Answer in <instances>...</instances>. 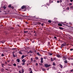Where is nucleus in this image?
<instances>
[{"instance_id": "nucleus-55", "label": "nucleus", "mask_w": 73, "mask_h": 73, "mask_svg": "<svg viewBox=\"0 0 73 73\" xmlns=\"http://www.w3.org/2000/svg\"><path fill=\"white\" fill-rule=\"evenodd\" d=\"M30 73H33V72H32V71H31V72H30Z\"/></svg>"}, {"instance_id": "nucleus-19", "label": "nucleus", "mask_w": 73, "mask_h": 73, "mask_svg": "<svg viewBox=\"0 0 73 73\" xmlns=\"http://www.w3.org/2000/svg\"><path fill=\"white\" fill-rule=\"evenodd\" d=\"M22 61L23 62H25V60L23 59L22 60Z\"/></svg>"}, {"instance_id": "nucleus-47", "label": "nucleus", "mask_w": 73, "mask_h": 73, "mask_svg": "<svg viewBox=\"0 0 73 73\" xmlns=\"http://www.w3.org/2000/svg\"><path fill=\"white\" fill-rule=\"evenodd\" d=\"M73 48H71L70 49V50L71 51H72V50H73Z\"/></svg>"}, {"instance_id": "nucleus-8", "label": "nucleus", "mask_w": 73, "mask_h": 73, "mask_svg": "<svg viewBox=\"0 0 73 73\" xmlns=\"http://www.w3.org/2000/svg\"><path fill=\"white\" fill-rule=\"evenodd\" d=\"M17 62H20V59H17Z\"/></svg>"}, {"instance_id": "nucleus-16", "label": "nucleus", "mask_w": 73, "mask_h": 73, "mask_svg": "<svg viewBox=\"0 0 73 73\" xmlns=\"http://www.w3.org/2000/svg\"><path fill=\"white\" fill-rule=\"evenodd\" d=\"M49 54L50 56H52V54L51 53H49Z\"/></svg>"}, {"instance_id": "nucleus-10", "label": "nucleus", "mask_w": 73, "mask_h": 73, "mask_svg": "<svg viewBox=\"0 0 73 73\" xmlns=\"http://www.w3.org/2000/svg\"><path fill=\"white\" fill-rule=\"evenodd\" d=\"M59 28L60 29H62V30L63 29V28L61 27H59Z\"/></svg>"}, {"instance_id": "nucleus-31", "label": "nucleus", "mask_w": 73, "mask_h": 73, "mask_svg": "<svg viewBox=\"0 0 73 73\" xmlns=\"http://www.w3.org/2000/svg\"><path fill=\"white\" fill-rule=\"evenodd\" d=\"M22 65H25V63L23 62L22 64Z\"/></svg>"}, {"instance_id": "nucleus-18", "label": "nucleus", "mask_w": 73, "mask_h": 73, "mask_svg": "<svg viewBox=\"0 0 73 73\" xmlns=\"http://www.w3.org/2000/svg\"><path fill=\"white\" fill-rule=\"evenodd\" d=\"M52 68H53V69H54V70L56 69V67H55V66L53 67Z\"/></svg>"}, {"instance_id": "nucleus-13", "label": "nucleus", "mask_w": 73, "mask_h": 73, "mask_svg": "<svg viewBox=\"0 0 73 73\" xmlns=\"http://www.w3.org/2000/svg\"><path fill=\"white\" fill-rule=\"evenodd\" d=\"M31 62H32V61H33V58H31Z\"/></svg>"}, {"instance_id": "nucleus-49", "label": "nucleus", "mask_w": 73, "mask_h": 73, "mask_svg": "<svg viewBox=\"0 0 73 73\" xmlns=\"http://www.w3.org/2000/svg\"><path fill=\"white\" fill-rule=\"evenodd\" d=\"M36 66H37V65H38V63H36Z\"/></svg>"}, {"instance_id": "nucleus-30", "label": "nucleus", "mask_w": 73, "mask_h": 73, "mask_svg": "<svg viewBox=\"0 0 73 73\" xmlns=\"http://www.w3.org/2000/svg\"><path fill=\"white\" fill-rule=\"evenodd\" d=\"M48 22L50 23H51V21L50 20L48 21Z\"/></svg>"}, {"instance_id": "nucleus-23", "label": "nucleus", "mask_w": 73, "mask_h": 73, "mask_svg": "<svg viewBox=\"0 0 73 73\" xmlns=\"http://www.w3.org/2000/svg\"><path fill=\"white\" fill-rule=\"evenodd\" d=\"M13 65L15 66H16V64H15V63H14L13 64Z\"/></svg>"}, {"instance_id": "nucleus-24", "label": "nucleus", "mask_w": 73, "mask_h": 73, "mask_svg": "<svg viewBox=\"0 0 73 73\" xmlns=\"http://www.w3.org/2000/svg\"><path fill=\"white\" fill-rule=\"evenodd\" d=\"M8 7H9V8H11V5H9V6H8Z\"/></svg>"}, {"instance_id": "nucleus-28", "label": "nucleus", "mask_w": 73, "mask_h": 73, "mask_svg": "<svg viewBox=\"0 0 73 73\" xmlns=\"http://www.w3.org/2000/svg\"><path fill=\"white\" fill-rule=\"evenodd\" d=\"M24 33H28V31H24Z\"/></svg>"}, {"instance_id": "nucleus-52", "label": "nucleus", "mask_w": 73, "mask_h": 73, "mask_svg": "<svg viewBox=\"0 0 73 73\" xmlns=\"http://www.w3.org/2000/svg\"><path fill=\"white\" fill-rule=\"evenodd\" d=\"M59 2H60V1H57V3H59Z\"/></svg>"}, {"instance_id": "nucleus-20", "label": "nucleus", "mask_w": 73, "mask_h": 73, "mask_svg": "<svg viewBox=\"0 0 73 73\" xmlns=\"http://www.w3.org/2000/svg\"><path fill=\"white\" fill-rule=\"evenodd\" d=\"M51 61H54V60H53V59H52V58H51Z\"/></svg>"}, {"instance_id": "nucleus-54", "label": "nucleus", "mask_w": 73, "mask_h": 73, "mask_svg": "<svg viewBox=\"0 0 73 73\" xmlns=\"http://www.w3.org/2000/svg\"><path fill=\"white\" fill-rule=\"evenodd\" d=\"M54 38H55L56 39V38H57V37L56 36H54Z\"/></svg>"}, {"instance_id": "nucleus-39", "label": "nucleus", "mask_w": 73, "mask_h": 73, "mask_svg": "<svg viewBox=\"0 0 73 73\" xmlns=\"http://www.w3.org/2000/svg\"><path fill=\"white\" fill-rule=\"evenodd\" d=\"M72 5V3L69 4V5L70 6Z\"/></svg>"}, {"instance_id": "nucleus-64", "label": "nucleus", "mask_w": 73, "mask_h": 73, "mask_svg": "<svg viewBox=\"0 0 73 73\" xmlns=\"http://www.w3.org/2000/svg\"><path fill=\"white\" fill-rule=\"evenodd\" d=\"M57 73H61V72H58Z\"/></svg>"}, {"instance_id": "nucleus-3", "label": "nucleus", "mask_w": 73, "mask_h": 73, "mask_svg": "<svg viewBox=\"0 0 73 73\" xmlns=\"http://www.w3.org/2000/svg\"><path fill=\"white\" fill-rule=\"evenodd\" d=\"M66 45V43H63L61 44V46L62 47L63 46H65Z\"/></svg>"}, {"instance_id": "nucleus-38", "label": "nucleus", "mask_w": 73, "mask_h": 73, "mask_svg": "<svg viewBox=\"0 0 73 73\" xmlns=\"http://www.w3.org/2000/svg\"><path fill=\"white\" fill-rule=\"evenodd\" d=\"M14 53H15V51L13 52L12 54L13 55H14Z\"/></svg>"}, {"instance_id": "nucleus-50", "label": "nucleus", "mask_w": 73, "mask_h": 73, "mask_svg": "<svg viewBox=\"0 0 73 73\" xmlns=\"http://www.w3.org/2000/svg\"><path fill=\"white\" fill-rule=\"evenodd\" d=\"M19 73H22L21 72V71L20 70L19 71Z\"/></svg>"}, {"instance_id": "nucleus-5", "label": "nucleus", "mask_w": 73, "mask_h": 73, "mask_svg": "<svg viewBox=\"0 0 73 73\" xmlns=\"http://www.w3.org/2000/svg\"><path fill=\"white\" fill-rule=\"evenodd\" d=\"M64 63L65 64H67L68 62V61L66 60H65L64 61Z\"/></svg>"}, {"instance_id": "nucleus-63", "label": "nucleus", "mask_w": 73, "mask_h": 73, "mask_svg": "<svg viewBox=\"0 0 73 73\" xmlns=\"http://www.w3.org/2000/svg\"><path fill=\"white\" fill-rule=\"evenodd\" d=\"M71 60H73V59L72 58H71Z\"/></svg>"}, {"instance_id": "nucleus-33", "label": "nucleus", "mask_w": 73, "mask_h": 73, "mask_svg": "<svg viewBox=\"0 0 73 73\" xmlns=\"http://www.w3.org/2000/svg\"><path fill=\"white\" fill-rule=\"evenodd\" d=\"M3 8L4 9H6V7H3Z\"/></svg>"}, {"instance_id": "nucleus-58", "label": "nucleus", "mask_w": 73, "mask_h": 73, "mask_svg": "<svg viewBox=\"0 0 73 73\" xmlns=\"http://www.w3.org/2000/svg\"><path fill=\"white\" fill-rule=\"evenodd\" d=\"M70 1L71 2H72V1H73V0H70Z\"/></svg>"}, {"instance_id": "nucleus-61", "label": "nucleus", "mask_w": 73, "mask_h": 73, "mask_svg": "<svg viewBox=\"0 0 73 73\" xmlns=\"http://www.w3.org/2000/svg\"><path fill=\"white\" fill-rule=\"evenodd\" d=\"M2 12V11L0 10V12Z\"/></svg>"}, {"instance_id": "nucleus-1", "label": "nucleus", "mask_w": 73, "mask_h": 73, "mask_svg": "<svg viewBox=\"0 0 73 73\" xmlns=\"http://www.w3.org/2000/svg\"><path fill=\"white\" fill-rule=\"evenodd\" d=\"M26 9V7L25 6L23 5V6L21 8V9H22L23 10V11H25Z\"/></svg>"}, {"instance_id": "nucleus-25", "label": "nucleus", "mask_w": 73, "mask_h": 73, "mask_svg": "<svg viewBox=\"0 0 73 73\" xmlns=\"http://www.w3.org/2000/svg\"><path fill=\"white\" fill-rule=\"evenodd\" d=\"M59 2L60 3H62V0H60Z\"/></svg>"}, {"instance_id": "nucleus-43", "label": "nucleus", "mask_w": 73, "mask_h": 73, "mask_svg": "<svg viewBox=\"0 0 73 73\" xmlns=\"http://www.w3.org/2000/svg\"><path fill=\"white\" fill-rule=\"evenodd\" d=\"M0 43H4V42L2 41H0Z\"/></svg>"}, {"instance_id": "nucleus-34", "label": "nucleus", "mask_w": 73, "mask_h": 73, "mask_svg": "<svg viewBox=\"0 0 73 73\" xmlns=\"http://www.w3.org/2000/svg\"><path fill=\"white\" fill-rule=\"evenodd\" d=\"M13 57H14V58L16 57V56L15 54L13 55Z\"/></svg>"}, {"instance_id": "nucleus-29", "label": "nucleus", "mask_w": 73, "mask_h": 73, "mask_svg": "<svg viewBox=\"0 0 73 73\" xmlns=\"http://www.w3.org/2000/svg\"><path fill=\"white\" fill-rule=\"evenodd\" d=\"M56 64H55V63L53 62V65L54 66Z\"/></svg>"}, {"instance_id": "nucleus-22", "label": "nucleus", "mask_w": 73, "mask_h": 73, "mask_svg": "<svg viewBox=\"0 0 73 73\" xmlns=\"http://www.w3.org/2000/svg\"><path fill=\"white\" fill-rule=\"evenodd\" d=\"M33 52L32 51H30L29 52V53H32V52Z\"/></svg>"}, {"instance_id": "nucleus-46", "label": "nucleus", "mask_w": 73, "mask_h": 73, "mask_svg": "<svg viewBox=\"0 0 73 73\" xmlns=\"http://www.w3.org/2000/svg\"><path fill=\"white\" fill-rule=\"evenodd\" d=\"M46 4V5H48V6L49 5V3H47Z\"/></svg>"}, {"instance_id": "nucleus-2", "label": "nucleus", "mask_w": 73, "mask_h": 73, "mask_svg": "<svg viewBox=\"0 0 73 73\" xmlns=\"http://www.w3.org/2000/svg\"><path fill=\"white\" fill-rule=\"evenodd\" d=\"M44 66L45 67H46L47 68H48V67H49L50 66V64H44Z\"/></svg>"}, {"instance_id": "nucleus-57", "label": "nucleus", "mask_w": 73, "mask_h": 73, "mask_svg": "<svg viewBox=\"0 0 73 73\" xmlns=\"http://www.w3.org/2000/svg\"><path fill=\"white\" fill-rule=\"evenodd\" d=\"M5 64H7V62H5Z\"/></svg>"}, {"instance_id": "nucleus-17", "label": "nucleus", "mask_w": 73, "mask_h": 73, "mask_svg": "<svg viewBox=\"0 0 73 73\" xmlns=\"http://www.w3.org/2000/svg\"><path fill=\"white\" fill-rule=\"evenodd\" d=\"M64 58H65V56H64L63 57L62 59H63V60H66V58H65V59H64Z\"/></svg>"}, {"instance_id": "nucleus-48", "label": "nucleus", "mask_w": 73, "mask_h": 73, "mask_svg": "<svg viewBox=\"0 0 73 73\" xmlns=\"http://www.w3.org/2000/svg\"><path fill=\"white\" fill-rule=\"evenodd\" d=\"M40 62H41V63H42V62H43V61L41 60Z\"/></svg>"}, {"instance_id": "nucleus-11", "label": "nucleus", "mask_w": 73, "mask_h": 73, "mask_svg": "<svg viewBox=\"0 0 73 73\" xmlns=\"http://www.w3.org/2000/svg\"><path fill=\"white\" fill-rule=\"evenodd\" d=\"M37 55H38V56H41V55L40 54V53L38 52H37Z\"/></svg>"}, {"instance_id": "nucleus-60", "label": "nucleus", "mask_w": 73, "mask_h": 73, "mask_svg": "<svg viewBox=\"0 0 73 73\" xmlns=\"http://www.w3.org/2000/svg\"><path fill=\"white\" fill-rule=\"evenodd\" d=\"M44 59H46V57H44Z\"/></svg>"}, {"instance_id": "nucleus-41", "label": "nucleus", "mask_w": 73, "mask_h": 73, "mask_svg": "<svg viewBox=\"0 0 73 73\" xmlns=\"http://www.w3.org/2000/svg\"><path fill=\"white\" fill-rule=\"evenodd\" d=\"M1 56L2 57H3V56H4V54H2L1 55Z\"/></svg>"}, {"instance_id": "nucleus-26", "label": "nucleus", "mask_w": 73, "mask_h": 73, "mask_svg": "<svg viewBox=\"0 0 73 73\" xmlns=\"http://www.w3.org/2000/svg\"><path fill=\"white\" fill-rule=\"evenodd\" d=\"M45 70V69H44V68H42V71H44Z\"/></svg>"}, {"instance_id": "nucleus-6", "label": "nucleus", "mask_w": 73, "mask_h": 73, "mask_svg": "<svg viewBox=\"0 0 73 73\" xmlns=\"http://www.w3.org/2000/svg\"><path fill=\"white\" fill-rule=\"evenodd\" d=\"M52 0H49V3H53Z\"/></svg>"}, {"instance_id": "nucleus-12", "label": "nucleus", "mask_w": 73, "mask_h": 73, "mask_svg": "<svg viewBox=\"0 0 73 73\" xmlns=\"http://www.w3.org/2000/svg\"><path fill=\"white\" fill-rule=\"evenodd\" d=\"M22 59H23L24 58V55H23L21 57Z\"/></svg>"}, {"instance_id": "nucleus-21", "label": "nucleus", "mask_w": 73, "mask_h": 73, "mask_svg": "<svg viewBox=\"0 0 73 73\" xmlns=\"http://www.w3.org/2000/svg\"><path fill=\"white\" fill-rule=\"evenodd\" d=\"M29 71H32V68H30L29 69Z\"/></svg>"}, {"instance_id": "nucleus-7", "label": "nucleus", "mask_w": 73, "mask_h": 73, "mask_svg": "<svg viewBox=\"0 0 73 73\" xmlns=\"http://www.w3.org/2000/svg\"><path fill=\"white\" fill-rule=\"evenodd\" d=\"M59 66L61 68H62V65L61 64H59Z\"/></svg>"}, {"instance_id": "nucleus-42", "label": "nucleus", "mask_w": 73, "mask_h": 73, "mask_svg": "<svg viewBox=\"0 0 73 73\" xmlns=\"http://www.w3.org/2000/svg\"><path fill=\"white\" fill-rule=\"evenodd\" d=\"M71 58H68V59L69 60H71Z\"/></svg>"}, {"instance_id": "nucleus-56", "label": "nucleus", "mask_w": 73, "mask_h": 73, "mask_svg": "<svg viewBox=\"0 0 73 73\" xmlns=\"http://www.w3.org/2000/svg\"><path fill=\"white\" fill-rule=\"evenodd\" d=\"M53 60H56V58H53Z\"/></svg>"}, {"instance_id": "nucleus-4", "label": "nucleus", "mask_w": 73, "mask_h": 73, "mask_svg": "<svg viewBox=\"0 0 73 73\" xmlns=\"http://www.w3.org/2000/svg\"><path fill=\"white\" fill-rule=\"evenodd\" d=\"M23 52V50H21V51H19V53L20 54H23V53L21 52Z\"/></svg>"}, {"instance_id": "nucleus-37", "label": "nucleus", "mask_w": 73, "mask_h": 73, "mask_svg": "<svg viewBox=\"0 0 73 73\" xmlns=\"http://www.w3.org/2000/svg\"><path fill=\"white\" fill-rule=\"evenodd\" d=\"M67 10H69V7H68L67 8Z\"/></svg>"}, {"instance_id": "nucleus-27", "label": "nucleus", "mask_w": 73, "mask_h": 73, "mask_svg": "<svg viewBox=\"0 0 73 73\" xmlns=\"http://www.w3.org/2000/svg\"><path fill=\"white\" fill-rule=\"evenodd\" d=\"M4 69H1L2 72H4Z\"/></svg>"}, {"instance_id": "nucleus-32", "label": "nucleus", "mask_w": 73, "mask_h": 73, "mask_svg": "<svg viewBox=\"0 0 73 73\" xmlns=\"http://www.w3.org/2000/svg\"><path fill=\"white\" fill-rule=\"evenodd\" d=\"M43 60V58H41V61H42Z\"/></svg>"}, {"instance_id": "nucleus-53", "label": "nucleus", "mask_w": 73, "mask_h": 73, "mask_svg": "<svg viewBox=\"0 0 73 73\" xmlns=\"http://www.w3.org/2000/svg\"><path fill=\"white\" fill-rule=\"evenodd\" d=\"M41 25H42V26H43V25H44V24L43 23H42L41 24Z\"/></svg>"}, {"instance_id": "nucleus-35", "label": "nucleus", "mask_w": 73, "mask_h": 73, "mask_svg": "<svg viewBox=\"0 0 73 73\" xmlns=\"http://www.w3.org/2000/svg\"><path fill=\"white\" fill-rule=\"evenodd\" d=\"M12 49L13 50H16V48H12Z\"/></svg>"}, {"instance_id": "nucleus-44", "label": "nucleus", "mask_w": 73, "mask_h": 73, "mask_svg": "<svg viewBox=\"0 0 73 73\" xmlns=\"http://www.w3.org/2000/svg\"><path fill=\"white\" fill-rule=\"evenodd\" d=\"M20 68V66H18V68Z\"/></svg>"}, {"instance_id": "nucleus-51", "label": "nucleus", "mask_w": 73, "mask_h": 73, "mask_svg": "<svg viewBox=\"0 0 73 73\" xmlns=\"http://www.w3.org/2000/svg\"><path fill=\"white\" fill-rule=\"evenodd\" d=\"M7 62H10V61H9V60H8L7 61Z\"/></svg>"}, {"instance_id": "nucleus-62", "label": "nucleus", "mask_w": 73, "mask_h": 73, "mask_svg": "<svg viewBox=\"0 0 73 73\" xmlns=\"http://www.w3.org/2000/svg\"><path fill=\"white\" fill-rule=\"evenodd\" d=\"M14 8V7H12V9H13Z\"/></svg>"}, {"instance_id": "nucleus-36", "label": "nucleus", "mask_w": 73, "mask_h": 73, "mask_svg": "<svg viewBox=\"0 0 73 73\" xmlns=\"http://www.w3.org/2000/svg\"><path fill=\"white\" fill-rule=\"evenodd\" d=\"M1 65H2V66H4V64H1Z\"/></svg>"}, {"instance_id": "nucleus-14", "label": "nucleus", "mask_w": 73, "mask_h": 73, "mask_svg": "<svg viewBox=\"0 0 73 73\" xmlns=\"http://www.w3.org/2000/svg\"><path fill=\"white\" fill-rule=\"evenodd\" d=\"M56 56L57 57H60V56L59 55H57Z\"/></svg>"}, {"instance_id": "nucleus-45", "label": "nucleus", "mask_w": 73, "mask_h": 73, "mask_svg": "<svg viewBox=\"0 0 73 73\" xmlns=\"http://www.w3.org/2000/svg\"><path fill=\"white\" fill-rule=\"evenodd\" d=\"M35 58H36V59L37 60L38 59V57H35Z\"/></svg>"}, {"instance_id": "nucleus-40", "label": "nucleus", "mask_w": 73, "mask_h": 73, "mask_svg": "<svg viewBox=\"0 0 73 73\" xmlns=\"http://www.w3.org/2000/svg\"><path fill=\"white\" fill-rule=\"evenodd\" d=\"M70 71H71V72H73V69L71 70H70Z\"/></svg>"}, {"instance_id": "nucleus-59", "label": "nucleus", "mask_w": 73, "mask_h": 73, "mask_svg": "<svg viewBox=\"0 0 73 73\" xmlns=\"http://www.w3.org/2000/svg\"><path fill=\"white\" fill-rule=\"evenodd\" d=\"M5 70H8V69H7V68H6V69H5Z\"/></svg>"}, {"instance_id": "nucleus-9", "label": "nucleus", "mask_w": 73, "mask_h": 73, "mask_svg": "<svg viewBox=\"0 0 73 73\" xmlns=\"http://www.w3.org/2000/svg\"><path fill=\"white\" fill-rule=\"evenodd\" d=\"M58 25L59 26H60V27H61V26H62V24H60V23L58 24Z\"/></svg>"}, {"instance_id": "nucleus-15", "label": "nucleus", "mask_w": 73, "mask_h": 73, "mask_svg": "<svg viewBox=\"0 0 73 73\" xmlns=\"http://www.w3.org/2000/svg\"><path fill=\"white\" fill-rule=\"evenodd\" d=\"M21 71L23 73H24V69H22L21 70Z\"/></svg>"}]
</instances>
